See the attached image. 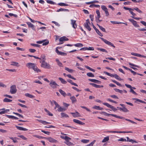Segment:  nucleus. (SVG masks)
<instances>
[{"label": "nucleus", "mask_w": 146, "mask_h": 146, "mask_svg": "<svg viewBox=\"0 0 146 146\" xmlns=\"http://www.w3.org/2000/svg\"><path fill=\"white\" fill-rule=\"evenodd\" d=\"M80 107L81 108L86 109L88 111L90 112L91 111L89 109H88L86 107L84 106H81Z\"/></svg>", "instance_id": "obj_62"}, {"label": "nucleus", "mask_w": 146, "mask_h": 146, "mask_svg": "<svg viewBox=\"0 0 146 146\" xmlns=\"http://www.w3.org/2000/svg\"><path fill=\"white\" fill-rule=\"evenodd\" d=\"M115 117L117 118H118L124 119L127 121H129L130 122H131V123H132L137 124V123L136 122H135L129 119H125V118H124L123 117L120 116H118V115H115Z\"/></svg>", "instance_id": "obj_4"}, {"label": "nucleus", "mask_w": 146, "mask_h": 146, "mask_svg": "<svg viewBox=\"0 0 146 146\" xmlns=\"http://www.w3.org/2000/svg\"><path fill=\"white\" fill-rule=\"evenodd\" d=\"M58 79L60 81L61 83L62 84H66L67 83V82L61 78H59Z\"/></svg>", "instance_id": "obj_19"}, {"label": "nucleus", "mask_w": 146, "mask_h": 146, "mask_svg": "<svg viewBox=\"0 0 146 146\" xmlns=\"http://www.w3.org/2000/svg\"><path fill=\"white\" fill-rule=\"evenodd\" d=\"M37 120L38 121L42 123L44 125H46L47 124L50 123L47 122L45 121H43L42 120H40L38 119H37Z\"/></svg>", "instance_id": "obj_23"}, {"label": "nucleus", "mask_w": 146, "mask_h": 146, "mask_svg": "<svg viewBox=\"0 0 146 146\" xmlns=\"http://www.w3.org/2000/svg\"><path fill=\"white\" fill-rule=\"evenodd\" d=\"M36 64L35 63L29 62L27 64L26 66L29 68H32L33 69Z\"/></svg>", "instance_id": "obj_9"}, {"label": "nucleus", "mask_w": 146, "mask_h": 146, "mask_svg": "<svg viewBox=\"0 0 146 146\" xmlns=\"http://www.w3.org/2000/svg\"><path fill=\"white\" fill-rule=\"evenodd\" d=\"M93 108L94 109L98 110H103L104 109L102 108H101L99 106H94Z\"/></svg>", "instance_id": "obj_25"}, {"label": "nucleus", "mask_w": 146, "mask_h": 146, "mask_svg": "<svg viewBox=\"0 0 146 146\" xmlns=\"http://www.w3.org/2000/svg\"><path fill=\"white\" fill-rule=\"evenodd\" d=\"M18 137L25 140H27V138L25 137L23 135H18Z\"/></svg>", "instance_id": "obj_58"}, {"label": "nucleus", "mask_w": 146, "mask_h": 146, "mask_svg": "<svg viewBox=\"0 0 146 146\" xmlns=\"http://www.w3.org/2000/svg\"><path fill=\"white\" fill-rule=\"evenodd\" d=\"M29 52L32 53H34L36 51V50L35 49L32 48L29 49Z\"/></svg>", "instance_id": "obj_61"}, {"label": "nucleus", "mask_w": 146, "mask_h": 146, "mask_svg": "<svg viewBox=\"0 0 146 146\" xmlns=\"http://www.w3.org/2000/svg\"><path fill=\"white\" fill-rule=\"evenodd\" d=\"M56 11L57 12H59L60 11H69V10L68 9H64L62 8H60L57 10Z\"/></svg>", "instance_id": "obj_27"}, {"label": "nucleus", "mask_w": 146, "mask_h": 146, "mask_svg": "<svg viewBox=\"0 0 146 146\" xmlns=\"http://www.w3.org/2000/svg\"><path fill=\"white\" fill-rule=\"evenodd\" d=\"M3 110V111H0V114H5L6 113V111H5V108H3L2 109L0 110Z\"/></svg>", "instance_id": "obj_56"}, {"label": "nucleus", "mask_w": 146, "mask_h": 146, "mask_svg": "<svg viewBox=\"0 0 146 146\" xmlns=\"http://www.w3.org/2000/svg\"><path fill=\"white\" fill-rule=\"evenodd\" d=\"M87 75L89 77H94V75L91 72H88L87 73Z\"/></svg>", "instance_id": "obj_39"}, {"label": "nucleus", "mask_w": 146, "mask_h": 146, "mask_svg": "<svg viewBox=\"0 0 146 146\" xmlns=\"http://www.w3.org/2000/svg\"><path fill=\"white\" fill-rule=\"evenodd\" d=\"M70 113L72 114L74 117H78L80 116V114L77 111L75 113L70 112Z\"/></svg>", "instance_id": "obj_12"}, {"label": "nucleus", "mask_w": 146, "mask_h": 146, "mask_svg": "<svg viewBox=\"0 0 146 146\" xmlns=\"http://www.w3.org/2000/svg\"><path fill=\"white\" fill-rule=\"evenodd\" d=\"M104 115H106V116H109L110 115H111V116H112L115 117V114H109V113H108L106 112V113H105V114H104Z\"/></svg>", "instance_id": "obj_57"}, {"label": "nucleus", "mask_w": 146, "mask_h": 146, "mask_svg": "<svg viewBox=\"0 0 146 146\" xmlns=\"http://www.w3.org/2000/svg\"><path fill=\"white\" fill-rule=\"evenodd\" d=\"M90 84L95 88H99V85H97L93 83H90Z\"/></svg>", "instance_id": "obj_42"}, {"label": "nucleus", "mask_w": 146, "mask_h": 146, "mask_svg": "<svg viewBox=\"0 0 146 146\" xmlns=\"http://www.w3.org/2000/svg\"><path fill=\"white\" fill-rule=\"evenodd\" d=\"M68 39L66 37L64 36L61 37L59 39V41L60 42H63L64 41H68Z\"/></svg>", "instance_id": "obj_16"}, {"label": "nucleus", "mask_w": 146, "mask_h": 146, "mask_svg": "<svg viewBox=\"0 0 146 146\" xmlns=\"http://www.w3.org/2000/svg\"><path fill=\"white\" fill-rule=\"evenodd\" d=\"M107 100L108 101H109V102H112V103H115V104H117V102L115 101H114V100H113L110 98H108L107 99Z\"/></svg>", "instance_id": "obj_50"}, {"label": "nucleus", "mask_w": 146, "mask_h": 146, "mask_svg": "<svg viewBox=\"0 0 146 146\" xmlns=\"http://www.w3.org/2000/svg\"><path fill=\"white\" fill-rule=\"evenodd\" d=\"M103 105H105L106 106L108 107L109 108H111V110L114 111H115L117 110V109L116 108L112 106L109 104L108 103H103Z\"/></svg>", "instance_id": "obj_5"}, {"label": "nucleus", "mask_w": 146, "mask_h": 146, "mask_svg": "<svg viewBox=\"0 0 146 146\" xmlns=\"http://www.w3.org/2000/svg\"><path fill=\"white\" fill-rule=\"evenodd\" d=\"M46 2L49 4H56V3L55 2H53L52 1L50 0H47L46 1Z\"/></svg>", "instance_id": "obj_44"}, {"label": "nucleus", "mask_w": 146, "mask_h": 146, "mask_svg": "<svg viewBox=\"0 0 146 146\" xmlns=\"http://www.w3.org/2000/svg\"><path fill=\"white\" fill-rule=\"evenodd\" d=\"M67 81L70 83L72 85H74L75 86H78V85L76 83H74L73 82L72 80L70 79H69L67 80Z\"/></svg>", "instance_id": "obj_30"}, {"label": "nucleus", "mask_w": 146, "mask_h": 146, "mask_svg": "<svg viewBox=\"0 0 146 146\" xmlns=\"http://www.w3.org/2000/svg\"><path fill=\"white\" fill-rule=\"evenodd\" d=\"M109 139V136H107L105 137L104 139L102 141V142L104 143L107 141H108Z\"/></svg>", "instance_id": "obj_33"}, {"label": "nucleus", "mask_w": 146, "mask_h": 146, "mask_svg": "<svg viewBox=\"0 0 146 146\" xmlns=\"http://www.w3.org/2000/svg\"><path fill=\"white\" fill-rule=\"evenodd\" d=\"M89 25V24H88L87 23H84V25L86 28L89 31H90L91 30V28L90 27Z\"/></svg>", "instance_id": "obj_20"}, {"label": "nucleus", "mask_w": 146, "mask_h": 146, "mask_svg": "<svg viewBox=\"0 0 146 146\" xmlns=\"http://www.w3.org/2000/svg\"><path fill=\"white\" fill-rule=\"evenodd\" d=\"M101 7L102 9L105 11L106 16L107 17L109 16V14L108 12V9L106 6L104 5H102L101 6Z\"/></svg>", "instance_id": "obj_7"}, {"label": "nucleus", "mask_w": 146, "mask_h": 146, "mask_svg": "<svg viewBox=\"0 0 146 146\" xmlns=\"http://www.w3.org/2000/svg\"><path fill=\"white\" fill-rule=\"evenodd\" d=\"M114 90L116 92H118L120 93H122L123 92L122 90L117 88H114Z\"/></svg>", "instance_id": "obj_48"}, {"label": "nucleus", "mask_w": 146, "mask_h": 146, "mask_svg": "<svg viewBox=\"0 0 146 146\" xmlns=\"http://www.w3.org/2000/svg\"><path fill=\"white\" fill-rule=\"evenodd\" d=\"M89 140L87 139H82L81 141L84 143H88L89 142Z\"/></svg>", "instance_id": "obj_53"}, {"label": "nucleus", "mask_w": 146, "mask_h": 146, "mask_svg": "<svg viewBox=\"0 0 146 146\" xmlns=\"http://www.w3.org/2000/svg\"><path fill=\"white\" fill-rule=\"evenodd\" d=\"M101 39L106 44L108 45L111 46H112L113 48H115V46L113 45V44L111 42L107 40L104 39L103 38L100 37Z\"/></svg>", "instance_id": "obj_2"}, {"label": "nucleus", "mask_w": 146, "mask_h": 146, "mask_svg": "<svg viewBox=\"0 0 146 146\" xmlns=\"http://www.w3.org/2000/svg\"><path fill=\"white\" fill-rule=\"evenodd\" d=\"M40 62L41 63V66L45 68L50 69V65L46 62L44 60H42L40 61Z\"/></svg>", "instance_id": "obj_1"}, {"label": "nucleus", "mask_w": 146, "mask_h": 146, "mask_svg": "<svg viewBox=\"0 0 146 146\" xmlns=\"http://www.w3.org/2000/svg\"><path fill=\"white\" fill-rule=\"evenodd\" d=\"M96 49L102 52L108 53V51L104 49L97 48H96Z\"/></svg>", "instance_id": "obj_29"}, {"label": "nucleus", "mask_w": 146, "mask_h": 146, "mask_svg": "<svg viewBox=\"0 0 146 146\" xmlns=\"http://www.w3.org/2000/svg\"><path fill=\"white\" fill-rule=\"evenodd\" d=\"M58 5L60 6H68V4L62 3H59Z\"/></svg>", "instance_id": "obj_45"}, {"label": "nucleus", "mask_w": 146, "mask_h": 146, "mask_svg": "<svg viewBox=\"0 0 146 146\" xmlns=\"http://www.w3.org/2000/svg\"><path fill=\"white\" fill-rule=\"evenodd\" d=\"M9 138L12 140L13 141V142L14 143H16L18 142V141L17 140V139H19L18 138L16 137H9Z\"/></svg>", "instance_id": "obj_17"}, {"label": "nucleus", "mask_w": 146, "mask_h": 146, "mask_svg": "<svg viewBox=\"0 0 146 146\" xmlns=\"http://www.w3.org/2000/svg\"><path fill=\"white\" fill-rule=\"evenodd\" d=\"M70 99L71 100L72 102V103H74L75 102H76L77 101L76 98L74 96L71 97L70 98Z\"/></svg>", "instance_id": "obj_22"}, {"label": "nucleus", "mask_w": 146, "mask_h": 146, "mask_svg": "<svg viewBox=\"0 0 146 146\" xmlns=\"http://www.w3.org/2000/svg\"><path fill=\"white\" fill-rule=\"evenodd\" d=\"M33 69L36 72H40L41 71L38 68V67L36 65V64L35 65V66Z\"/></svg>", "instance_id": "obj_21"}, {"label": "nucleus", "mask_w": 146, "mask_h": 146, "mask_svg": "<svg viewBox=\"0 0 146 146\" xmlns=\"http://www.w3.org/2000/svg\"><path fill=\"white\" fill-rule=\"evenodd\" d=\"M123 8L126 10H129V11L130 12V11H131V10H132V11L134 10V9H132V8H130L127 7H124Z\"/></svg>", "instance_id": "obj_49"}, {"label": "nucleus", "mask_w": 146, "mask_h": 146, "mask_svg": "<svg viewBox=\"0 0 146 146\" xmlns=\"http://www.w3.org/2000/svg\"><path fill=\"white\" fill-rule=\"evenodd\" d=\"M44 111L48 114L49 116H53V114L52 113H51L49 111L47 110L46 109H44Z\"/></svg>", "instance_id": "obj_38"}, {"label": "nucleus", "mask_w": 146, "mask_h": 146, "mask_svg": "<svg viewBox=\"0 0 146 146\" xmlns=\"http://www.w3.org/2000/svg\"><path fill=\"white\" fill-rule=\"evenodd\" d=\"M73 121L74 122L80 125H83L85 124V123H83L82 121H80L78 119H74L73 120Z\"/></svg>", "instance_id": "obj_15"}, {"label": "nucleus", "mask_w": 146, "mask_h": 146, "mask_svg": "<svg viewBox=\"0 0 146 146\" xmlns=\"http://www.w3.org/2000/svg\"><path fill=\"white\" fill-rule=\"evenodd\" d=\"M59 91L61 94L63 95V96L65 97L66 96V93L64 91H63L62 90L60 89L59 90Z\"/></svg>", "instance_id": "obj_32"}, {"label": "nucleus", "mask_w": 146, "mask_h": 146, "mask_svg": "<svg viewBox=\"0 0 146 146\" xmlns=\"http://www.w3.org/2000/svg\"><path fill=\"white\" fill-rule=\"evenodd\" d=\"M133 9H134V10H135L139 13H142V12L137 7H136L135 8H133Z\"/></svg>", "instance_id": "obj_46"}, {"label": "nucleus", "mask_w": 146, "mask_h": 146, "mask_svg": "<svg viewBox=\"0 0 146 146\" xmlns=\"http://www.w3.org/2000/svg\"><path fill=\"white\" fill-rule=\"evenodd\" d=\"M64 143L66 144L68 146L73 145L74 144L69 141H68L67 142H64Z\"/></svg>", "instance_id": "obj_37"}, {"label": "nucleus", "mask_w": 146, "mask_h": 146, "mask_svg": "<svg viewBox=\"0 0 146 146\" xmlns=\"http://www.w3.org/2000/svg\"><path fill=\"white\" fill-rule=\"evenodd\" d=\"M65 69L66 70L68 71V72L71 73L73 72L74 71V70L72 69H69L67 67H65Z\"/></svg>", "instance_id": "obj_35"}, {"label": "nucleus", "mask_w": 146, "mask_h": 146, "mask_svg": "<svg viewBox=\"0 0 146 146\" xmlns=\"http://www.w3.org/2000/svg\"><path fill=\"white\" fill-rule=\"evenodd\" d=\"M41 131L44 133L45 134L48 135H49L50 133V132L49 131H45L43 130H42Z\"/></svg>", "instance_id": "obj_59"}, {"label": "nucleus", "mask_w": 146, "mask_h": 146, "mask_svg": "<svg viewBox=\"0 0 146 146\" xmlns=\"http://www.w3.org/2000/svg\"><path fill=\"white\" fill-rule=\"evenodd\" d=\"M74 46L76 47H81L83 46V44L81 43H78L74 44Z\"/></svg>", "instance_id": "obj_34"}, {"label": "nucleus", "mask_w": 146, "mask_h": 146, "mask_svg": "<svg viewBox=\"0 0 146 146\" xmlns=\"http://www.w3.org/2000/svg\"><path fill=\"white\" fill-rule=\"evenodd\" d=\"M65 140L66 141V142H67L68 141H69V140H70L71 139V138L70 137H68L67 136H65Z\"/></svg>", "instance_id": "obj_64"}, {"label": "nucleus", "mask_w": 146, "mask_h": 146, "mask_svg": "<svg viewBox=\"0 0 146 146\" xmlns=\"http://www.w3.org/2000/svg\"><path fill=\"white\" fill-rule=\"evenodd\" d=\"M88 80L91 82L98 84H101V82L100 81L94 79H89Z\"/></svg>", "instance_id": "obj_13"}, {"label": "nucleus", "mask_w": 146, "mask_h": 146, "mask_svg": "<svg viewBox=\"0 0 146 146\" xmlns=\"http://www.w3.org/2000/svg\"><path fill=\"white\" fill-rule=\"evenodd\" d=\"M96 32L100 36H103L102 34L101 33V32L98 29H96Z\"/></svg>", "instance_id": "obj_54"}, {"label": "nucleus", "mask_w": 146, "mask_h": 146, "mask_svg": "<svg viewBox=\"0 0 146 146\" xmlns=\"http://www.w3.org/2000/svg\"><path fill=\"white\" fill-rule=\"evenodd\" d=\"M110 96L111 98L114 99H119V98L118 97H117V96L114 95H110Z\"/></svg>", "instance_id": "obj_60"}, {"label": "nucleus", "mask_w": 146, "mask_h": 146, "mask_svg": "<svg viewBox=\"0 0 146 146\" xmlns=\"http://www.w3.org/2000/svg\"><path fill=\"white\" fill-rule=\"evenodd\" d=\"M7 117L9 118H12L15 119H19L18 117H15L13 115H6Z\"/></svg>", "instance_id": "obj_24"}, {"label": "nucleus", "mask_w": 146, "mask_h": 146, "mask_svg": "<svg viewBox=\"0 0 146 146\" xmlns=\"http://www.w3.org/2000/svg\"><path fill=\"white\" fill-rule=\"evenodd\" d=\"M122 111L124 112H127L129 111L127 109L125 108V107L122 108Z\"/></svg>", "instance_id": "obj_52"}, {"label": "nucleus", "mask_w": 146, "mask_h": 146, "mask_svg": "<svg viewBox=\"0 0 146 146\" xmlns=\"http://www.w3.org/2000/svg\"><path fill=\"white\" fill-rule=\"evenodd\" d=\"M11 65L12 66H16L17 67H18L19 66V65L18 64V63L15 62H11Z\"/></svg>", "instance_id": "obj_31"}, {"label": "nucleus", "mask_w": 146, "mask_h": 146, "mask_svg": "<svg viewBox=\"0 0 146 146\" xmlns=\"http://www.w3.org/2000/svg\"><path fill=\"white\" fill-rule=\"evenodd\" d=\"M67 109L65 108H62L61 106L59 109H58L57 111L59 112L64 111L66 110Z\"/></svg>", "instance_id": "obj_18"}, {"label": "nucleus", "mask_w": 146, "mask_h": 146, "mask_svg": "<svg viewBox=\"0 0 146 146\" xmlns=\"http://www.w3.org/2000/svg\"><path fill=\"white\" fill-rule=\"evenodd\" d=\"M49 85L53 89L56 88L57 86H59L55 81H54L52 80H50Z\"/></svg>", "instance_id": "obj_3"}, {"label": "nucleus", "mask_w": 146, "mask_h": 146, "mask_svg": "<svg viewBox=\"0 0 146 146\" xmlns=\"http://www.w3.org/2000/svg\"><path fill=\"white\" fill-rule=\"evenodd\" d=\"M115 78L119 80H122L117 75L114 74V77Z\"/></svg>", "instance_id": "obj_43"}, {"label": "nucleus", "mask_w": 146, "mask_h": 146, "mask_svg": "<svg viewBox=\"0 0 146 146\" xmlns=\"http://www.w3.org/2000/svg\"><path fill=\"white\" fill-rule=\"evenodd\" d=\"M12 101V100L7 98H5L3 100V102H9Z\"/></svg>", "instance_id": "obj_36"}, {"label": "nucleus", "mask_w": 146, "mask_h": 146, "mask_svg": "<svg viewBox=\"0 0 146 146\" xmlns=\"http://www.w3.org/2000/svg\"><path fill=\"white\" fill-rule=\"evenodd\" d=\"M0 87L6 88L7 87V86L4 84L3 83L0 82Z\"/></svg>", "instance_id": "obj_55"}, {"label": "nucleus", "mask_w": 146, "mask_h": 146, "mask_svg": "<svg viewBox=\"0 0 146 146\" xmlns=\"http://www.w3.org/2000/svg\"><path fill=\"white\" fill-rule=\"evenodd\" d=\"M17 91L16 86L13 85L11 86L10 88V92L11 94H15Z\"/></svg>", "instance_id": "obj_6"}, {"label": "nucleus", "mask_w": 146, "mask_h": 146, "mask_svg": "<svg viewBox=\"0 0 146 146\" xmlns=\"http://www.w3.org/2000/svg\"><path fill=\"white\" fill-rule=\"evenodd\" d=\"M96 12L97 15V16L96 17V18H100L101 17L99 11L98 10H97L96 11Z\"/></svg>", "instance_id": "obj_47"}, {"label": "nucleus", "mask_w": 146, "mask_h": 146, "mask_svg": "<svg viewBox=\"0 0 146 146\" xmlns=\"http://www.w3.org/2000/svg\"><path fill=\"white\" fill-rule=\"evenodd\" d=\"M25 96H26L30 98H33L35 97V96H34L28 93H27L25 94Z\"/></svg>", "instance_id": "obj_26"}, {"label": "nucleus", "mask_w": 146, "mask_h": 146, "mask_svg": "<svg viewBox=\"0 0 146 146\" xmlns=\"http://www.w3.org/2000/svg\"><path fill=\"white\" fill-rule=\"evenodd\" d=\"M70 21L71 24L72 25V27L74 29H76L77 28L76 21L73 19H71Z\"/></svg>", "instance_id": "obj_10"}, {"label": "nucleus", "mask_w": 146, "mask_h": 146, "mask_svg": "<svg viewBox=\"0 0 146 146\" xmlns=\"http://www.w3.org/2000/svg\"><path fill=\"white\" fill-rule=\"evenodd\" d=\"M46 139L50 142L54 143H57L58 141L51 137H48L46 138Z\"/></svg>", "instance_id": "obj_11"}, {"label": "nucleus", "mask_w": 146, "mask_h": 146, "mask_svg": "<svg viewBox=\"0 0 146 146\" xmlns=\"http://www.w3.org/2000/svg\"><path fill=\"white\" fill-rule=\"evenodd\" d=\"M52 102H54L56 107L58 108V109H59L60 107V106L55 101L53 100Z\"/></svg>", "instance_id": "obj_41"}, {"label": "nucleus", "mask_w": 146, "mask_h": 146, "mask_svg": "<svg viewBox=\"0 0 146 146\" xmlns=\"http://www.w3.org/2000/svg\"><path fill=\"white\" fill-rule=\"evenodd\" d=\"M128 20L131 22L133 25L136 27H139V25L137 24V22L132 19H129Z\"/></svg>", "instance_id": "obj_8"}, {"label": "nucleus", "mask_w": 146, "mask_h": 146, "mask_svg": "<svg viewBox=\"0 0 146 146\" xmlns=\"http://www.w3.org/2000/svg\"><path fill=\"white\" fill-rule=\"evenodd\" d=\"M130 92L132 93L133 94H134L135 95H137V94L134 91V90L132 89V88H131L130 91Z\"/></svg>", "instance_id": "obj_63"}, {"label": "nucleus", "mask_w": 146, "mask_h": 146, "mask_svg": "<svg viewBox=\"0 0 146 146\" xmlns=\"http://www.w3.org/2000/svg\"><path fill=\"white\" fill-rule=\"evenodd\" d=\"M27 23L28 25V27L29 28H31L33 30H35V26L33 24H32L30 22H27Z\"/></svg>", "instance_id": "obj_14"}, {"label": "nucleus", "mask_w": 146, "mask_h": 146, "mask_svg": "<svg viewBox=\"0 0 146 146\" xmlns=\"http://www.w3.org/2000/svg\"><path fill=\"white\" fill-rule=\"evenodd\" d=\"M44 40H45V42L42 43V45L43 46L46 45L48 44L49 43V42L48 40L47 39H45Z\"/></svg>", "instance_id": "obj_40"}, {"label": "nucleus", "mask_w": 146, "mask_h": 146, "mask_svg": "<svg viewBox=\"0 0 146 146\" xmlns=\"http://www.w3.org/2000/svg\"><path fill=\"white\" fill-rule=\"evenodd\" d=\"M62 118L63 117H69L68 115L65 113H61Z\"/></svg>", "instance_id": "obj_28"}, {"label": "nucleus", "mask_w": 146, "mask_h": 146, "mask_svg": "<svg viewBox=\"0 0 146 146\" xmlns=\"http://www.w3.org/2000/svg\"><path fill=\"white\" fill-rule=\"evenodd\" d=\"M31 45L32 46H35L37 47H40V45L36 44H35L33 43H31Z\"/></svg>", "instance_id": "obj_51"}]
</instances>
